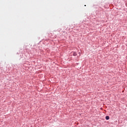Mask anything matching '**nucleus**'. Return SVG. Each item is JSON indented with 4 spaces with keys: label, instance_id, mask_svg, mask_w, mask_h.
<instances>
[{
    "label": "nucleus",
    "instance_id": "f257e3e1",
    "mask_svg": "<svg viewBox=\"0 0 127 127\" xmlns=\"http://www.w3.org/2000/svg\"><path fill=\"white\" fill-rule=\"evenodd\" d=\"M72 55H73V56H77V53H76V52H73L72 53Z\"/></svg>",
    "mask_w": 127,
    "mask_h": 127
},
{
    "label": "nucleus",
    "instance_id": "f03ea898",
    "mask_svg": "<svg viewBox=\"0 0 127 127\" xmlns=\"http://www.w3.org/2000/svg\"><path fill=\"white\" fill-rule=\"evenodd\" d=\"M106 120H110V117H109V116H106Z\"/></svg>",
    "mask_w": 127,
    "mask_h": 127
}]
</instances>
